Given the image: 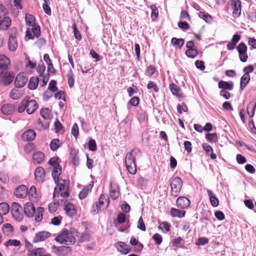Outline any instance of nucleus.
Returning <instances> with one entry per match:
<instances>
[{"mask_svg":"<svg viewBox=\"0 0 256 256\" xmlns=\"http://www.w3.org/2000/svg\"><path fill=\"white\" fill-rule=\"evenodd\" d=\"M202 146L206 154L210 156L212 160H215L216 158V155L213 152V150L210 144L206 143H204Z\"/></svg>","mask_w":256,"mask_h":256,"instance_id":"27","label":"nucleus"},{"mask_svg":"<svg viewBox=\"0 0 256 256\" xmlns=\"http://www.w3.org/2000/svg\"><path fill=\"white\" fill-rule=\"evenodd\" d=\"M25 20L26 25L29 26H32L35 24V18L30 14H26Z\"/></svg>","mask_w":256,"mask_h":256,"instance_id":"41","label":"nucleus"},{"mask_svg":"<svg viewBox=\"0 0 256 256\" xmlns=\"http://www.w3.org/2000/svg\"><path fill=\"white\" fill-rule=\"evenodd\" d=\"M10 210V206L8 204L4 202L0 204V214L2 215L6 214Z\"/></svg>","mask_w":256,"mask_h":256,"instance_id":"39","label":"nucleus"},{"mask_svg":"<svg viewBox=\"0 0 256 256\" xmlns=\"http://www.w3.org/2000/svg\"><path fill=\"white\" fill-rule=\"evenodd\" d=\"M256 108V103L254 104L250 102L247 106V112L250 118H252L254 114L255 109Z\"/></svg>","mask_w":256,"mask_h":256,"instance_id":"40","label":"nucleus"},{"mask_svg":"<svg viewBox=\"0 0 256 256\" xmlns=\"http://www.w3.org/2000/svg\"><path fill=\"white\" fill-rule=\"evenodd\" d=\"M170 89L172 94L178 98L184 97L182 89L178 86L172 84L170 85Z\"/></svg>","mask_w":256,"mask_h":256,"instance_id":"24","label":"nucleus"},{"mask_svg":"<svg viewBox=\"0 0 256 256\" xmlns=\"http://www.w3.org/2000/svg\"><path fill=\"white\" fill-rule=\"evenodd\" d=\"M250 80V74H244L240 78V89L241 90H243L247 84L249 83Z\"/></svg>","mask_w":256,"mask_h":256,"instance_id":"29","label":"nucleus"},{"mask_svg":"<svg viewBox=\"0 0 256 256\" xmlns=\"http://www.w3.org/2000/svg\"><path fill=\"white\" fill-rule=\"evenodd\" d=\"M22 208L17 202H12L11 206V212L13 218L17 221H20L22 214L21 213Z\"/></svg>","mask_w":256,"mask_h":256,"instance_id":"6","label":"nucleus"},{"mask_svg":"<svg viewBox=\"0 0 256 256\" xmlns=\"http://www.w3.org/2000/svg\"><path fill=\"white\" fill-rule=\"evenodd\" d=\"M218 86L222 90H232L234 88V83L232 81L225 82L221 80L218 82Z\"/></svg>","mask_w":256,"mask_h":256,"instance_id":"26","label":"nucleus"},{"mask_svg":"<svg viewBox=\"0 0 256 256\" xmlns=\"http://www.w3.org/2000/svg\"><path fill=\"white\" fill-rule=\"evenodd\" d=\"M2 230L4 233L9 234L13 230V227L10 224H6L2 226Z\"/></svg>","mask_w":256,"mask_h":256,"instance_id":"48","label":"nucleus"},{"mask_svg":"<svg viewBox=\"0 0 256 256\" xmlns=\"http://www.w3.org/2000/svg\"><path fill=\"white\" fill-rule=\"evenodd\" d=\"M207 192L210 198L211 204L214 207L217 206L219 204L218 198L214 194L212 190H207Z\"/></svg>","mask_w":256,"mask_h":256,"instance_id":"34","label":"nucleus"},{"mask_svg":"<svg viewBox=\"0 0 256 256\" xmlns=\"http://www.w3.org/2000/svg\"><path fill=\"white\" fill-rule=\"evenodd\" d=\"M176 108L178 112L180 114H182V112H186L188 110V107L184 103L178 104Z\"/></svg>","mask_w":256,"mask_h":256,"instance_id":"57","label":"nucleus"},{"mask_svg":"<svg viewBox=\"0 0 256 256\" xmlns=\"http://www.w3.org/2000/svg\"><path fill=\"white\" fill-rule=\"evenodd\" d=\"M171 43L173 46L178 47L180 49L184 46V40L182 38H173L171 40Z\"/></svg>","mask_w":256,"mask_h":256,"instance_id":"37","label":"nucleus"},{"mask_svg":"<svg viewBox=\"0 0 256 256\" xmlns=\"http://www.w3.org/2000/svg\"><path fill=\"white\" fill-rule=\"evenodd\" d=\"M45 68L46 66H44V62H41V64H39L36 68V71L39 74V76H42V75L45 70Z\"/></svg>","mask_w":256,"mask_h":256,"instance_id":"59","label":"nucleus"},{"mask_svg":"<svg viewBox=\"0 0 256 256\" xmlns=\"http://www.w3.org/2000/svg\"><path fill=\"white\" fill-rule=\"evenodd\" d=\"M180 18V20H188V21H190L191 20L190 16L187 12L185 10H182L181 12Z\"/></svg>","mask_w":256,"mask_h":256,"instance_id":"61","label":"nucleus"},{"mask_svg":"<svg viewBox=\"0 0 256 256\" xmlns=\"http://www.w3.org/2000/svg\"><path fill=\"white\" fill-rule=\"evenodd\" d=\"M14 110V106L12 104H6L2 106L1 108L2 112L7 115L11 114Z\"/></svg>","mask_w":256,"mask_h":256,"instance_id":"31","label":"nucleus"},{"mask_svg":"<svg viewBox=\"0 0 256 256\" xmlns=\"http://www.w3.org/2000/svg\"><path fill=\"white\" fill-rule=\"evenodd\" d=\"M22 95V90L17 88L12 90L10 93V96L13 100H18L20 98Z\"/></svg>","mask_w":256,"mask_h":256,"instance_id":"36","label":"nucleus"},{"mask_svg":"<svg viewBox=\"0 0 256 256\" xmlns=\"http://www.w3.org/2000/svg\"><path fill=\"white\" fill-rule=\"evenodd\" d=\"M206 138L210 142H216L218 141V136L216 133H208L206 134Z\"/></svg>","mask_w":256,"mask_h":256,"instance_id":"46","label":"nucleus"},{"mask_svg":"<svg viewBox=\"0 0 256 256\" xmlns=\"http://www.w3.org/2000/svg\"><path fill=\"white\" fill-rule=\"evenodd\" d=\"M28 78L23 73L18 74L16 76L14 84L17 88H22L28 82Z\"/></svg>","mask_w":256,"mask_h":256,"instance_id":"16","label":"nucleus"},{"mask_svg":"<svg viewBox=\"0 0 256 256\" xmlns=\"http://www.w3.org/2000/svg\"><path fill=\"white\" fill-rule=\"evenodd\" d=\"M130 244L132 246H136V250L135 251L140 252H141L143 248V244L138 242V238L134 236H132L130 242Z\"/></svg>","mask_w":256,"mask_h":256,"instance_id":"28","label":"nucleus"},{"mask_svg":"<svg viewBox=\"0 0 256 256\" xmlns=\"http://www.w3.org/2000/svg\"><path fill=\"white\" fill-rule=\"evenodd\" d=\"M64 210L66 215L70 217H72L76 213L75 206L70 202H67L65 204Z\"/></svg>","mask_w":256,"mask_h":256,"instance_id":"18","label":"nucleus"},{"mask_svg":"<svg viewBox=\"0 0 256 256\" xmlns=\"http://www.w3.org/2000/svg\"><path fill=\"white\" fill-rule=\"evenodd\" d=\"M170 180L171 194L174 196H176L179 194L182 189L183 184L182 180L178 176L172 178Z\"/></svg>","mask_w":256,"mask_h":256,"instance_id":"4","label":"nucleus"},{"mask_svg":"<svg viewBox=\"0 0 256 256\" xmlns=\"http://www.w3.org/2000/svg\"><path fill=\"white\" fill-rule=\"evenodd\" d=\"M237 50L240 60L242 62H246L248 58L246 44L244 42H240L237 47Z\"/></svg>","mask_w":256,"mask_h":256,"instance_id":"5","label":"nucleus"},{"mask_svg":"<svg viewBox=\"0 0 256 256\" xmlns=\"http://www.w3.org/2000/svg\"><path fill=\"white\" fill-rule=\"evenodd\" d=\"M88 146L89 149L92 152H94L96 150V144L94 140L91 139L89 140Z\"/></svg>","mask_w":256,"mask_h":256,"instance_id":"62","label":"nucleus"},{"mask_svg":"<svg viewBox=\"0 0 256 256\" xmlns=\"http://www.w3.org/2000/svg\"><path fill=\"white\" fill-rule=\"evenodd\" d=\"M158 228L164 233H166L170 230L169 224L165 222H161L158 226Z\"/></svg>","mask_w":256,"mask_h":256,"instance_id":"55","label":"nucleus"},{"mask_svg":"<svg viewBox=\"0 0 256 256\" xmlns=\"http://www.w3.org/2000/svg\"><path fill=\"white\" fill-rule=\"evenodd\" d=\"M44 252V250L43 248H37L32 250L28 254V256H42Z\"/></svg>","mask_w":256,"mask_h":256,"instance_id":"42","label":"nucleus"},{"mask_svg":"<svg viewBox=\"0 0 256 256\" xmlns=\"http://www.w3.org/2000/svg\"><path fill=\"white\" fill-rule=\"evenodd\" d=\"M40 34V27L38 25H34L32 26L31 30L28 28L26 31V40L34 39V37L38 38Z\"/></svg>","mask_w":256,"mask_h":256,"instance_id":"7","label":"nucleus"},{"mask_svg":"<svg viewBox=\"0 0 256 256\" xmlns=\"http://www.w3.org/2000/svg\"><path fill=\"white\" fill-rule=\"evenodd\" d=\"M78 234L79 232L74 228H71L70 231L63 229L55 240L61 244L66 245L73 244L75 242V236H78Z\"/></svg>","mask_w":256,"mask_h":256,"instance_id":"1","label":"nucleus"},{"mask_svg":"<svg viewBox=\"0 0 256 256\" xmlns=\"http://www.w3.org/2000/svg\"><path fill=\"white\" fill-rule=\"evenodd\" d=\"M8 50L10 52H15L18 48V42L16 40V31L14 33L10 35L8 42Z\"/></svg>","mask_w":256,"mask_h":256,"instance_id":"11","label":"nucleus"},{"mask_svg":"<svg viewBox=\"0 0 256 256\" xmlns=\"http://www.w3.org/2000/svg\"><path fill=\"white\" fill-rule=\"evenodd\" d=\"M56 85V81L54 80H52L49 84L48 90H50L52 92H56L58 90Z\"/></svg>","mask_w":256,"mask_h":256,"instance_id":"60","label":"nucleus"},{"mask_svg":"<svg viewBox=\"0 0 256 256\" xmlns=\"http://www.w3.org/2000/svg\"><path fill=\"white\" fill-rule=\"evenodd\" d=\"M109 197L106 194H102L99 198V202H98L100 210L106 209L109 205Z\"/></svg>","mask_w":256,"mask_h":256,"instance_id":"13","label":"nucleus"},{"mask_svg":"<svg viewBox=\"0 0 256 256\" xmlns=\"http://www.w3.org/2000/svg\"><path fill=\"white\" fill-rule=\"evenodd\" d=\"M186 56L190 58H194L198 55V50L196 48H191L186 50Z\"/></svg>","mask_w":256,"mask_h":256,"instance_id":"50","label":"nucleus"},{"mask_svg":"<svg viewBox=\"0 0 256 256\" xmlns=\"http://www.w3.org/2000/svg\"><path fill=\"white\" fill-rule=\"evenodd\" d=\"M40 80L39 78H34L32 77L30 78L28 84V88L29 89L31 90H34L36 88L38 85L39 83Z\"/></svg>","mask_w":256,"mask_h":256,"instance_id":"35","label":"nucleus"},{"mask_svg":"<svg viewBox=\"0 0 256 256\" xmlns=\"http://www.w3.org/2000/svg\"><path fill=\"white\" fill-rule=\"evenodd\" d=\"M14 76V74L12 72L8 75L3 76L0 80V82L4 86L9 85L13 81Z\"/></svg>","mask_w":256,"mask_h":256,"instance_id":"33","label":"nucleus"},{"mask_svg":"<svg viewBox=\"0 0 256 256\" xmlns=\"http://www.w3.org/2000/svg\"><path fill=\"white\" fill-rule=\"evenodd\" d=\"M28 192V188L24 185L18 186L14 191V195L20 198H25Z\"/></svg>","mask_w":256,"mask_h":256,"instance_id":"21","label":"nucleus"},{"mask_svg":"<svg viewBox=\"0 0 256 256\" xmlns=\"http://www.w3.org/2000/svg\"><path fill=\"white\" fill-rule=\"evenodd\" d=\"M152 10L151 18L152 20H155L157 19L158 14V11L155 5L152 4L150 6Z\"/></svg>","mask_w":256,"mask_h":256,"instance_id":"47","label":"nucleus"},{"mask_svg":"<svg viewBox=\"0 0 256 256\" xmlns=\"http://www.w3.org/2000/svg\"><path fill=\"white\" fill-rule=\"evenodd\" d=\"M68 182L64 180H60V182H58L57 186L54 188L53 194V198L60 194L63 198H66L69 196Z\"/></svg>","mask_w":256,"mask_h":256,"instance_id":"2","label":"nucleus"},{"mask_svg":"<svg viewBox=\"0 0 256 256\" xmlns=\"http://www.w3.org/2000/svg\"><path fill=\"white\" fill-rule=\"evenodd\" d=\"M72 28L74 30V33L75 38L78 40H80L82 39V35L80 32L77 30L76 24L75 23H74L72 25Z\"/></svg>","mask_w":256,"mask_h":256,"instance_id":"54","label":"nucleus"},{"mask_svg":"<svg viewBox=\"0 0 256 256\" xmlns=\"http://www.w3.org/2000/svg\"><path fill=\"white\" fill-rule=\"evenodd\" d=\"M186 212L184 210H180L172 208L171 210V214L173 216L182 218L184 216Z\"/></svg>","mask_w":256,"mask_h":256,"instance_id":"38","label":"nucleus"},{"mask_svg":"<svg viewBox=\"0 0 256 256\" xmlns=\"http://www.w3.org/2000/svg\"><path fill=\"white\" fill-rule=\"evenodd\" d=\"M62 173V166H56L54 168L52 172V175L55 183H58L60 180L59 176Z\"/></svg>","mask_w":256,"mask_h":256,"instance_id":"30","label":"nucleus"},{"mask_svg":"<svg viewBox=\"0 0 256 256\" xmlns=\"http://www.w3.org/2000/svg\"><path fill=\"white\" fill-rule=\"evenodd\" d=\"M44 211V208L42 207H39L38 208V214L35 217V220L37 222H40L42 220V212Z\"/></svg>","mask_w":256,"mask_h":256,"instance_id":"56","label":"nucleus"},{"mask_svg":"<svg viewBox=\"0 0 256 256\" xmlns=\"http://www.w3.org/2000/svg\"><path fill=\"white\" fill-rule=\"evenodd\" d=\"M134 150L126 154L125 158V163L126 169L128 172L132 174H134L136 172V164L134 156Z\"/></svg>","mask_w":256,"mask_h":256,"instance_id":"3","label":"nucleus"},{"mask_svg":"<svg viewBox=\"0 0 256 256\" xmlns=\"http://www.w3.org/2000/svg\"><path fill=\"white\" fill-rule=\"evenodd\" d=\"M10 60L4 55H0V77L6 74Z\"/></svg>","mask_w":256,"mask_h":256,"instance_id":"8","label":"nucleus"},{"mask_svg":"<svg viewBox=\"0 0 256 256\" xmlns=\"http://www.w3.org/2000/svg\"><path fill=\"white\" fill-rule=\"evenodd\" d=\"M110 194L112 199L116 200L120 195L119 186L115 184H110Z\"/></svg>","mask_w":256,"mask_h":256,"instance_id":"25","label":"nucleus"},{"mask_svg":"<svg viewBox=\"0 0 256 256\" xmlns=\"http://www.w3.org/2000/svg\"><path fill=\"white\" fill-rule=\"evenodd\" d=\"M152 238L154 240L155 243L158 245L160 244L162 242V236L159 234H155L152 236Z\"/></svg>","mask_w":256,"mask_h":256,"instance_id":"63","label":"nucleus"},{"mask_svg":"<svg viewBox=\"0 0 256 256\" xmlns=\"http://www.w3.org/2000/svg\"><path fill=\"white\" fill-rule=\"evenodd\" d=\"M58 204L56 202L50 203L48 204V208L50 212H55L58 209Z\"/></svg>","mask_w":256,"mask_h":256,"instance_id":"64","label":"nucleus"},{"mask_svg":"<svg viewBox=\"0 0 256 256\" xmlns=\"http://www.w3.org/2000/svg\"><path fill=\"white\" fill-rule=\"evenodd\" d=\"M69 86L72 88L74 85V76L72 71L70 70L67 74Z\"/></svg>","mask_w":256,"mask_h":256,"instance_id":"51","label":"nucleus"},{"mask_svg":"<svg viewBox=\"0 0 256 256\" xmlns=\"http://www.w3.org/2000/svg\"><path fill=\"white\" fill-rule=\"evenodd\" d=\"M36 136V132L34 130L30 129L25 131L22 136L23 140L26 142H30L33 140Z\"/></svg>","mask_w":256,"mask_h":256,"instance_id":"20","label":"nucleus"},{"mask_svg":"<svg viewBox=\"0 0 256 256\" xmlns=\"http://www.w3.org/2000/svg\"><path fill=\"white\" fill-rule=\"evenodd\" d=\"M176 203L178 207L181 208H186L190 206V202L185 196H180L178 198Z\"/></svg>","mask_w":256,"mask_h":256,"instance_id":"19","label":"nucleus"},{"mask_svg":"<svg viewBox=\"0 0 256 256\" xmlns=\"http://www.w3.org/2000/svg\"><path fill=\"white\" fill-rule=\"evenodd\" d=\"M24 212L25 214L29 218L34 216L35 212V208L34 204L31 202H28L24 206Z\"/></svg>","mask_w":256,"mask_h":256,"instance_id":"22","label":"nucleus"},{"mask_svg":"<svg viewBox=\"0 0 256 256\" xmlns=\"http://www.w3.org/2000/svg\"><path fill=\"white\" fill-rule=\"evenodd\" d=\"M50 236L51 234L50 232L46 231L39 232L36 234L33 238L32 242L34 243H37L40 242H42L48 238H50Z\"/></svg>","mask_w":256,"mask_h":256,"instance_id":"14","label":"nucleus"},{"mask_svg":"<svg viewBox=\"0 0 256 256\" xmlns=\"http://www.w3.org/2000/svg\"><path fill=\"white\" fill-rule=\"evenodd\" d=\"M52 250L58 256H66L71 252L72 248L70 246H52Z\"/></svg>","mask_w":256,"mask_h":256,"instance_id":"10","label":"nucleus"},{"mask_svg":"<svg viewBox=\"0 0 256 256\" xmlns=\"http://www.w3.org/2000/svg\"><path fill=\"white\" fill-rule=\"evenodd\" d=\"M41 116L45 120H48L50 118V112L48 108H43L40 111Z\"/></svg>","mask_w":256,"mask_h":256,"instance_id":"49","label":"nucleus"},{"mask_svg":"<svg viewBox=\"0 0 256 256\" xmlns=\"http://www.w3.org/2000/svg\"><path fill=\"white\" fill-rule=\"evenodd\" d=\"M50 146L52 151L54 152L60 146V140L57 138L52 140L50 144Z\"/></svg>","mask_w":256,"mask_h":256,"instance_id":"44","label":"nucleus"},{"mask_svg":"<svg viewBox=\"0 0 256 256\" xmlns=\"http://www.w3.org/2000/svg\"><path fill=\"white\" fill-rule=\"evenodd\" d=\"M232 7L233 8L232 14L234 17H238L241 14L242 4L240 0H234L232 1Z\"/></svg>","mask_w":256,"mask_h":256,"instance_id":"15","label":"nucleus"},{"mask_svg":"<svg viewBox=\"0 0 256 256\" xmlns=\"http://www.w3.org/2000/svg\"><path fill=\"white\" fill-rule=\"evenodd\" d=\"M4 244L6 246H18L20 244V242L17 240H9L6 242Z\"/></svg>","mask_w":256,"mask_h":256,"instance_id":"52","label":"nucleus"},{"mask_svg":"<svg viewBox=\"0 0 256 256\" xmlns=\"http://www.w3.org/2000/svg\"><path fill=\"white\" fill-rule=\"evenodd\" d=\"M11 24V20L8 16H6L2 20L0 17V28L2 30H6L8 27L10 26Z\"/></svg>","mask_w":256,"mask_h":256,"instance_id":"32","label":"nucleus"},{"mask_svg":"<svg viewBox=\"0 0 256 256\" xmlns=\"http://www.w3.org/2000/svg\"><path fill=\"white\" fill-rule=\"evenodd\" d=\"M198 16L201 18L203 19L206 22L208 23L212 22V16L208 13L200 12L198 14Z\"/></svg>","mask_w":256,"mask_h":256,"instance_id":"43","label":"nucleus"},{"mask_svg":"<svg viewBox=\"0 0 256 256\" xmlns=\"http://www.w3.org/2000/svg\"><path fill=\"white\" fill-rule=\"evenodd\" d=\"M26 104V110L28 114H33L38 108L36 102L34 100H30L29 98H26L24 100Z\"/></svg>","mask_w":256,"mask_h":256,"instance_id":"9","label":"nucleus"},{"mask_svg":"<svg viewBox=\"0 0 256 256\" xmlns=\"http://www.w3.org/2000/svg\"><path fill=\"white\" fill-rule=\"evenodd\" d=\"M208 239L205 237L199 238L196 242V246H204L208 243Z\"/></svg>","mask_w":256,"mask_h":256,"instance_id":"53","label":"nucleus"},{"mask_svg":"<svg viewBox=\"0 0 256 256\" xmlns=\"http://www.w3.org/2000/svg\"><path fill=\"white\" fill-rule=\"evenodd\" d=\"M78 237H80V242H83L84 241H88L90 240V236L88 232H84L82 234H78Z\"/></svg>","mask_w":256,"mask_h":256,"instance_id":"58","label":"nucleus"},{"mask_svg":"<svg viewBox=\"0 0 256 256\" xmlns=\"http://www.w3.org/2000/svg\"><path fill=\"white\" fill-rule=\"evenodd\" d=\"M34 177L38 182H43L46 178L45 170L42 166L37 167L34 170Z\"/></svg>","mask_w":256,"mask_h":256,"instance_id":"12","label":"nucleus"},{"mask_svg":"<svg viewBox=\"0 0 256 256\" xmlns=\"http://www.w3.org/2000/svg\"><path fill=\"white\" fill-rule=\"evenodd\" d=\"M115 246L117 250L122 254H126L131 252L132 249L130 247L122 242H118L115 244Z\"/></svg>","mask_w":256,"mask_h":256,"instance_id":"17","label":"nucleus"},{"mask_svg":"<svg viewBox=\"0 0 256 256\" xmlns=\"http://www.w3.org/2000/svg\"><path fill=\"white\" fill-rule=\"evenodd\" d=\"M60 160L58 157H53L50 158L48 161V164L54 168H55L56 166H61L60 165Z\"/></svg>","mask_w":256,"mask_h":256,"instance_id":"45","label":"nucleus"},{"mask_svg":"<svg viewBox=\"0 0 256 256\" xmlns=\"http://www.w3.org/2000/svg\"><path fill=\"white\" fill-rule=\"evenodd\" d=\"M32 162L35 164H40L44 160V154L41 152H36L33 154Z\"/></svg>","mask_w":256,"mask_h":256,"instance_id":"23","label":"nucleus"}]
</instances>
